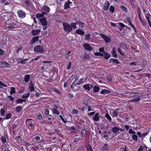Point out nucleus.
I'll list each match as a JSON object with an SVG mask.
<instances>
[{"instance_id": "1", "label": "nucleus", "mask_w": 151, "mask_h": 151, "mask_svg": "<svg viewBox=\"0 0 151 151\" xmlns=\"http://www.w3.org/2000/svg\"><path fill=\"white\" fill-rule=\"evenodd\" d=\"M63 29L65 32L69 33L72 31V28L68 23L63 22Z\"/></svg>"}, {"instance_id": "2", "label": "nucleus", "mask_w": 151, "mask_h": 151, "mask_svg": "<svg viewBox=\"0 0 151 151\" xmlns=\"http://www.w3.org/2000/svg\"><path fill=\"white\" fill-rule=\"evenodd\" d=\"M34 51L36 52L42 53L44 51V49L41 46L37 45L34 47Z\"/></svg>"}, {"instance_id": "3", "label": "nucleus", "mask_w": 151, "mask_h": 151, "mask_svg": "<svg viewBox=\"0 0 151 151\" xmlns=\"http://www.w3.org/2000/svg\"><path fill=\"white\" fill-rule=\"evenodd\" d=\"M17 14L19 17L20 18H24L26 16V14L25 12L21 10L17 11Z\"/></svg>"}, {"instance_id": "4", "label": "nucleus", "mask_w": 151, "mask_h": 151, "mask_svg": "<svg viewBox=\"0 0 151 151\" xmlns=\"http://www.w3.org/2000/svg\"><path fill=\"white\" fill-rule=\"evenodd\" d=\"M100 35L106 43H108L111 41V40L110 38L105 35L103 34H101Z\"/></svg>"}, {"instance_id": "5", "label": "nucleus", "mask_w": 151, "mask_h": 151, "mask_svg": "<svg viewBox=\"0 0 151 151\" xmlns=\"http://www.w3.org/2000/svg\"><path fill=\"white\" fill-rule=\"evenodd\" d=\"M28 59H22L20 58H18L17 59V60L18 63L23 64H25L26 62L28 61Z\"/></svg>"}, {"instance_id": "6", "label": "nucleus", "mask_w": 151, "mask_h": 151, "mask_svg": "<svg viewBox=\"0 0 151 151\" xmlns=\"http://www.w3.org/2000/svg\"><path fill=\"white\" fill-rule=\"evenodd\" d=\"M40 20L41 23L42 25L46 26L47 24V22L45 18L43 17L42 18H40Z\"/></svg>"}, {"instance_id": "7", "label": "nucleus", "mask_w": 151, "mask_h": 151, "mask_svg": "<svg viewBox=\"0 0 151 151\" xmlns=\"http://www.w3.org/2000/svg\"><path fill=\"white\" fill-rule=\"evenodd\" d=\"M93 86L91 84H85L83 86V88H85V89L87 90L88 91H90L91 88H92Z\"/></svg>"}, {"instance_id": "8", "label": "nucleus", "mask_w": 151, "mask_h": 151, "mask_svg": "<svg viewBox=\"0 0 151 151\" xmlns=\"http://www.w3.org/2000/svg\"><path fill=\"white\" fill-rule=\"evenodd\" d=\"M110 5V3L108 1H106L104 4L103 9L105 10H107Z\"/></svg>"}, {"instance_id": "9", "label": "nucleus", "mask_w": 151, "mask_h": 151, "mask_svg": "<svg viewBox=\"0 0 151 151\" xmlns=\"http://www.w3.org/2000/svg\"><path fill=\"white\" fill-rule=\"evenodd\" d=\"M39 40V37L38 36L34 37L31 40L30 44L32 45L36 42H37Z\"/></svg>"}, {"instance_id": "10", "label": "nucleus", "mask_w": 151, "mask_h": 151, "mask_svg": "<svg viewBox=\"0 0 151 151\" xmlns=\"http://www.w3.org/2000/svg\"><path fill=\"white\" fill-rule=\"evenodd\" d=\"M127 20L129 23V24L130 26H131V27L134 29V31L135 32H136V29L135 27H134V26L133 25V24H132V22H131V18L129 17H128L127 18Z\"/></svg>"}, {"instance_id": "11", "label": "nucleus", "mask_w": 151, "mask_h": 151, "mask_svg": "<svg viewBox=\"0 0 151 151\" xmlns=\"http://www.w3.org/2000/svg\"><path fill=\"white\" fill-rule=\"evenodd\" d=\"M83 45L86 50L89 51L92 50V48L88 44H83Z\"/></svg>"}, {"instance_id": "12", "label": "nucleus", "mask_w": 151, "mask_h": 151, "mask_svg": "<svg viewBox=\"0 0 151 151\" xmlns=\"http://www.w3.org/2000/svg\"><path fill=\"white\" fill-rule=\"evenodd\" d=\"M77 24L79 25L80 27L81 28L86 25V24L85 23L82 22L80 20H77Z\"/></svg>"}, {"instance_id": "13", "label": "nucleus", "mask_w": 151, "mask_h": 151, "mask_svg": "<svg viewBox=\"0 0 151 151\" xmlns=\"http://www.w3.org/2000/svg\"><path fill=\"white\" fill-rule=\"evenodd\" d=\"M76 33L82 35H83L84 34V32L83 30L80 29H79L76 30Z\"/></svg>"}, {"instance_id": "14", "label": "nucleus", "mask_w": 151, "mask_h": 151, "mask_svg": "<svg viewBox=\"0 0 151 151\" xmlns=\"http://www.w3.org/2000/svg\"><path fill=\"white\" fill-rule=\"evenodd\" d=\"M40 31L39 29L33 30L32 31V33L33 35L35 36L37 35Z\"/></svg>"}, {"instance_id": "15", "label": "nucleus", "mask_w": 151, "mask_h": 151, "mask_svg": "<svg viewBox=\"0 0 151 151\" xmlns=\"http://www.w3.org/2000/svg\"><path fill=\"white\" fill-rule=\"evenodd\" d=\"M30 78V76L29 74H27L24 76V80L25 82L27 83L29 81Z\"/></svg>"}, {"instance_id": "16", "label": "nucleus", "mask_w": 151, "mask_h": 151, "mask_svg": "<svg viewBox=\"0 0 151 151\" xmlns=\"http://www.w3.org/2000/svg\"><path fill=\"white\" fill-rule=\"evenodd\" d=\"M42 10L46 12H49L50 11V8L47 6L45 5L43 6L42 9Z\"/></svg>"}, {"instance_id": "17", "label": "nucleus", "mask_w": 151, "mask_h": 151, "mask_svg": "<svg viewBox=\"0 0 151 151\" xmlns=\"http://www.w3.org/2000/svg\"><path fill=\"white\" fill-rule=\"evenodd\" d=\"M99 114L98 113H96L94 116L93 118V119L95 121H98L99 120Z\"/></svg>"}, {"instance_id": "18", "label": "nucleus", "mask_w": 151, "mask_h": 151, "mask_svg": "<svg viewBox=\"0 0 151 151\" xmlns=\"http://www.w3.org/2000/svg\"><path fill=\"white\" fill-rule=\"evenodd\" d=\"M29 85V88L30 91H34L35 88L33 84L32 81L30 82Z\"/></svg>"}, {"instance_id": "19", "label": "nucleus", "mask_w": 151, "mask_h": 151, "mask_svg": "<svg viewBox=\"0 0 151 151\" xmlns=\"http://www.w3.org/2000/svg\"><path fill=\"white\" fill-rule=\"evenodd\" d=\"M2 67L4 68H9L10 67V65L8 63L5 62H3Z\"/></svg>"}, {"instance_id": "20", "label": "nucleus", "mask_w": 151, "mask_h": 151, "mask_svg": "<svg viewBox=\"0 0 151 151\" xmlns=\"http://www.w3.org/2000/svg\"><path fill=\"white\" fill-rule=\"evenodd\" d=\"M72 3L70 1H68L65 3L64 7L65 9H66L69 8V5Z\"/></svg>"}, {"instance_id": "21", "label": "nucleus", "mask_w": 151, "mask_h": 151, "mask_svg": "<svg viewBox=\"0 0 151 151\" xmlns=\"http://www.w3.org/2000/svg\"><path fill=\"white\" fill-rule=\"evenodd\" d=\"M140 64V63L139 61H138L137 62H131L130 63V65L131 66L134 65L136 66L137 65H139Z\"/></svg>"}, {"instance_id": "22", "label": "nucleus", "mask_w": 151, "mask_h": 151, "mask_svg": "<svg viewBox=\"0 0 151 151\" xmlns=\"http://www.w3.org/2000/svg\"><path fill=\"white\" fill-rule=\"evenodd\" d=\"M84 82V79L83 78L80 79L78 82L76 83V84L77 85H79Z\"/></svg>"}, {"instance_id": "23", "label": "nucleus", "mask_w": 151, "mask_h": 151, "mask_svg": "<svg viewBox=\"0 0 151 151\" xmlns=\"http://www.w3.org/2000/svg\"><path fill=\"white\" fill-rule=\"evenodd\" d=\"M104 58L106 59H109L110 57V54L108 53H107L106 52H104Z\"/></svg>"}, {"instance_id": "24", "label": "nucleus", "mask_w": 151, "mask_h": 151, "mask_svg": "<svg viewBox=\"0 0 151 151\" xmlns=\"http://www.w3.org/2000/svg\"><path fill=\"white\" fill-rule=\"evenodd\" d=\"M119 130V129L117 127H113L112 129V132L114 133L117 132Z\"/></svg>"}, {"instance_id": "25", "label": "nucleus", "mask_w": 151, "mask_h": 151, "mask_svg": "<svg viewBox=\"0 0 151 151\" xmlns=\"http://www.w3.org/2000/svg\"><path fill=\"white\" fill-rule=\"evenodd\" d=\"M108 145L107 144H105L103 146L102 148L103 149V151H108L109 150Z\"/></svg>"}, {"instance_id": "26", "label": "nucleus", "mask_w": 151, "mask_h": 151, "mask_svg": "<svg viewBox=\"0 0 151 151\" xmlns=\"http://www.w3.org/2000/svg\"><path fill=\"white\" fill-rule=\"evenodd\" d=\"M77 21L75 23H71L70 25L72 28L75 29L76 28Z\"/></svg>"}, {"instance_id": "27", "label": "nucleus", "mask_w": 151, "mask_h": 151, "mask_svg": "<svg viewBox=\"0 0 151 151\" xmlns=\"http://www.w3.org/2000/svg\"><path fill=\"white\" fill-rule=\"evenodd\" d=\"M110 93V91L107 90H103L101 92V94H107Z\"/></svg>"}, {"instance_id": "28", "label": "nucleus", "mask_w": 151, "mask_h": 151, "mask_svg": "<svg viewBox=\"0 0 151 151\" xmlns=\"http://www.w3.org/2000/svg\"><path fill=\"white\" fill-rule=\"evenodd\" d=\"M118 51L119 53L122 55L124 56L125 55V54L124 52V50H122V48H119L118 49Z\"/></svg>"}, {"instance_id": "29", "label": "nucleus", "mask_w": 151, "mask_h": 151, "mask_svg": "<svg viewBox=\"0 0 151 151\" xmlns=\"http://www.w3.org/2000/svg\"><path fill=\"white\" fill-rule=\"evenodd\" d=\"M86 134V131L85 129H83L81 131V134L82 137L85 136Z\"/></svg>"}, {"instance_id": "30", "label": "nucleus", "mask_w": 151, "mask_h": 151, "mask_svg": "<svg viewBox=\"0 0 151 151\" xmlns=\"http://www.w3.org/2000/svg\"><path fill=\"white\" fill-rule=\"evenodd\" d=\"M22 109V107L21 106H19L16 107L15 109L17 112H19Z\"/></svg>"}, {"instance_id": "31", "label": "nucleus", "mask_w": 151, "mask_h": 151, "mask_svg": "<svg viewBox=\"0 0 151 151\" xmlns=\"http://www.w3.org/2000/svg\"><path fill=\"white\" fill-rule=\"evenodd\" d=\"M139 94V93L137 92H131L129 94L130 96H136L137 95H138Z\"/></svg>"}, {"instance_id": "32", "label": "nucleus", "mask_w": 151, "mask_h": 151, "mask_svg": "<svg viewBox=\"0 0 151 151\" xmlns=\"http://www.w3.org/2000/svg\"><path fill=\"white\" fill-rule=\"evenodd\" d=\"M99 88L96 86H95L93 88V92L95 93L98 92L99 90Z\"/></svg>"}, {"instance_id": "33", "label": "nucleus", "mask_w": 151, "mask_h": 151, "mask_svg": "<svg viewBox=\"0 0 151 151\" xmlns=\"http://www.w3.org/2000/svg\"><path fill=\"white\" fill-rule=\"evenodd\" d=\"M30 95L29 93H28L27 94H25L24 95H23L21 98H26L28 97Z\"/></svg>"}, {"instance_id": "34", "label": "nucleus", "mask_w": 151, "mask_h": 151, "mask_svg": "<svg viewBox=\"0 0 151 151\" xmlns=\"http://www.w3.org/2000/svg\"><path fill=\"white\" fill-rule=\"evenodd\" d=\"M120 48H127V47L126 46V45L125 43H121L120 45Z\"/></svg>"}, {"instance_id": "35", "label": "nucleus", "mask_w": 151, "mask_h": 151, "mask_svg": "<svg viewBox=\"0 0 151 151\" xmlns=\"http://www.w3.org/2000/svg\"><path fill=\"white\" fill-rule=\"evenodd\" d=\"M105 117L110 122L111 121V118L108 113L106 114Z\"/></svg>"}, {"instance_id": "36", "label": "nucleus", "mask_w": 151, "mask_h": 151, "mask_svg": "<svg viewBox=\"0 0 151 151\" xmlns=\"http://www.w3.org/2000/svg\"><path fill=\"white\" fill-rule=\"evenodd\" d=\"M15 93V88L14 87H11V91H10L11 95H12L13 93Z\"/></svg>"}, {"instance_id": "37", "label": "nucleus", "mask_w": 151, "mask_h": 151, "mask_svg": "<svg viewBox=\"0 0 151 151\" xmlns=\"http://www.w3.org/2000/svg\"><path fill=\"white\" fill-rule=\"evenodd\" d=\"M132 138L133 140L137 141V135L135 134L133 135L132 136Z\"/></svg>"}, {"instance_id": "38", "label": "nucleus", "mask_w": 151, "mask_h": 151, "mask_svg": "<svg viewBox=\"0 0 151 151\" xmlns=\"http://www.w3.org/2000/svg\"><path fill=\"white\" fill-rule=\"evenodd\" d=\"M140 98H134L132 100H130L129 101H131L132 102L137 101H139L140 100Z\"/></svg>"}, {"instance_id": "39", "label": "nucleus", "mask_w": 151, "mask_h": 151, "mask_svg": "<svg viewBox=\"0 0 151 151\" xmlns=\"http://www.w3.org/2000/svg\"><path fill=\"white\" fill-rule=\"evenodd\" d=\"M1 140L2 142L4 143H5L6 142V138L5 136H2L1 137Z\"/></svg>"}, {"instance_id": "40", "label": "nucleus", "mask_w": 151, "mask_h": 151, "mask_svg": "<svg viewBox=\"0 0 151 151\" xmlns=\"http://www.w3.org/2000/svg\"><path fill=\"white\" fill-rule=\"evenodd\" d=\"M147 64V61L146 60H144L142 61V67H144Z\"/></svg>"}, {"instance_id": "41", "label": "nucleus", "mask_w": 151, "mask_h": 151, "mask_svg": "<svg viewBox=\"0 0 151 151\" xmlns=\"http://www.w3.org/2000/svg\"><path fill=\"white\" fill-rule=\"evenodd\" d=\"M118 115V112L116 111H114L113 112V117L116 116Z\"/></svg>"}, {"instance_id": "42", "label": "nucleus", "mask_w": 151, "mask_h": 151, "mask_svg": "<svg viewBox=\"0 0 151 151\" xmlns=\"http://www.w3.org/2000/svg\"><path fill=\"white\" fill-rule=\"evenodd\" d=\"M114 8L113 6H110V7L109 8V10L112 13H113L114 12Z\"/></svg>"}, {"instance_id": "43", "label": "nucleus", "mask_w": 151, "mask_h": 151, "mask_svg": "<svg viewBox=\"0 0 151 151\" xmlns=\"http://www.w3.org/2000/svg\"><path fill=\"white\" fill-rule=\"evenodd\" d=\"M12 116V115L11 114L9 113L6 116L5 119H10Z\"/></svg>"}, {"instance_id": "44", "label": "nucleus", "mask_w": 151, "mask_h": 151, "mask_svg": "<svg viewBox=\"0 0 151 151\" xmlns=\"http://www.w3.org/2000/svg\"><path fill=\"white\" fill-rule=\"evenodd\" d=\"M85 38L86 40H89L91 38L90 37V35L89 34L86 35Z\"/></svg>"}, {"instance_id": "45", "label": "nucleus", "mask_w": 151, "mask_h": 151, "mask_svg": "<svg viewBox=\"0 0 151 151\" xmlns=\"http://www.w3.org/2000/svg\"><path fill=\"white\" fill-rule=\"evenodd\" d=\"M106 78L109 82H111L113 80L110 76H107Z\"/></svg>"}, {"instance_id": "46", "label": "nucleus", "mask_w": 151, "mask_h": 151, "mask_svg": "<svg viewBox=\"0 0 151 151\" xmlns=\"http://www.w3.org/2000/svg\"><path fill=\"white\" fill-rule=\"evenodd\" d=\"M7 97L9 99V100L11 101H13L14 100V98L11 96H8Z\"/></svg>"}, {"instance_id": "47", "label": "nucleus", "mask_w": 151, "mask_h": 151, "mask_svg": "<svg viewBox=\"0 0 151 151\" xmlns=\"http://www.w3.org/2000/svg\"><path fill=\"white\" fill-rule=\"evenodd\" d=\"M85 58L86 59L89 60L90 59V56L89 55L85 53Z\"/></svg>"}, {"instance_id": "48", "label": "nucleus", "mask_w": 151, "mask_h": 151, "mask_svg": "<svg viewBox=\"0 0 151 151\" xmlns=\"http://www.w3.org/2000/svg\"><path fill=\"white\" fill-rule=\"evenodd\" d=\"M52 112L55 114H56L59 115V112L58 111V110L57 109H53Z\"/></svg>"}, {"instance_id": "49", "label": "nucleus", "mask_w": 151, "mask_h": 151, "mask_svg": "<svg viewBox=\"0 0 151 151\" xmlns=\"http://www.w3.org/2000/svg\"><path fill=\"white\" fill-rule=\"evenodd\" d=\"M69 129H73L74 130H78V129L74 126H72L70 127Z\"/></svg>"}, {"instance_id": "50", "label": "nucleus", "mask_w": 151, "mask_h": 151, "mask_svg": "<svg viewBox=\"0 0 151 151\" xmlns=\"http://www.w3.org/2000/svg\"><path fill=\"white\" fill-rule=\"evenodd\" d=\"M129 133L131 134H136V132H135L133 131V130L131 129H130L129 130Z\"/></svg>"}, {"instance_id": "51", "label": "nucleus", "mask_w": 151, "mask_h": 151, "mask_svg": "<svg viewBox=\"0 0 151 151\" xmlns=\"http://www.w3.org/2000/svg\"><path fill=\"white\" fill-rule=\"evenodd\" d=\"M71 65H72L71 62H69V64H68V67L67 68V69L68 70H69L70 68L71 67Z\"/></svg>"}, {"instance_id": "52", "label": "nucleus", "mask_w": 151, "mask_h": 151, "mask_svg": "<svg viewBox=\"0 0 151 151\" xmlns=\"http://www.w3.org/2000/svg\"><path fill=\"white\" fill-rule=\"evenodd\" d=\"M137 12L138 13V15L141 14V10L139 7H138L137 8Z\"/></svg>"}, {"instance_id": "53", "label": "nucleus", "mask_w": 151, "mask_h": 151, "mask_svg": "<svg viewBox=\"0 0 151 151\" xmlns=\"http://www.w3.org/2000/svg\"><path fill=\"white\" fill-rule=\"evenodd\" d=\"M83 103H84V104L86 106H88V101L87 100V99L84 100L83 101Z\"/></svg>"}, {"instance_id": "54", "label": "nucleus", "mask_w": 151, "mask_h": 151, "mask_svg": "<svg viewBox=\"0 0 151 151\" xmlns=\"http://www.w3.org/2000/svg\"><path fill=\"white\" fill-rule=\"evenodd\" d=\"M150 16H151L150 14L148 13L147 14L145 15L146 18L147 20H150L149 17Z\"/></svg>"}, {"instance_id": "55", "label": "nucleus", "mask_w": 151, "mask_h": 151, "mask_svg": "<svg viewBox=\"0 0 151 151\" xmlns=\"http://www.w3.org/2000/svg\"><path fill=\"white\" fill-rule=\"evenodd\" d=\"M121 8L125 12H126L127 11V9L126 7L124 6H121Z\"/></svg>"}, {"instance_id": "56", "label": "nucleus", "mask_w": 151, "mask_h": 151, "mask_svg": "<svg viewBox=\"0 0 151 151\" xmlns=\"http://www.w3.org/2000/svg\"><path fill=\"white\" fill-rule=\"evenodd\" d=\"M124 96V94L123 93H122L121 94L118 93H117V96L119 97H122Z\"/></svg>"}, {"instance_id": "57", "label": "nucleus", "mask_w": 151, "mask_h": 151, "mask_svg": "<svg viewBox=\"0 0 151 151\" xmlns=\"http://www.w3.org/2000/svg\"><path fill=\"white\" fill-rule=\"evenodd\" d=\"M67 96L69 98H72L74 97L73 95L71 94H68L67 95Z\"/></svg>"}, {"instance_id": "58", "label": "nucleus", "mask_w": 151, "mask_h": 151, "mask_svg": "<svg viewBox=\"0 0 151 151\" xmlns=\"http://www.w3.org/2000/svg\"><path fill=\"white\" fill-rule=\"evenodd\" d=\"M5 113V111L4 109H1L0 111V113L1 115H4V114Z\"/></svg>"}, {"instance_id": "59", "label": "nucleus", "mask_w": 151, "mask_h": 151, "mask_svg": "<svg viewBox=\"0 0 151 151\" xmlns=\"http://www.w3.org/2000/svg\"><path fill=\"white\" fill-rule=\"evenodd\" d=\"M16 102L17 103H19L22 102V99H18L16 101Z\"/></svg>"}, {"instance_id": "60", "label": "nucleus", "mask_w": 151, "mask_h": 151, "mask_svg": "<svg viewBox=\"0 0 151 151\" xmlns=\"http://www.w3.org/2000/svg\"><path fill=\"white\" fill-rule=\"evenodd\" d=\"M59 117H60V118L62 120V121L65 123H66V121H65L64 119H63V116L61 115H59Z\"/></svg>"}, {"instance_id": "61", "label": "nucleus", "mask_w": 151, "mask_h": 151, "mask_svg": "<svg viewBox=\"0 0 151 151\" xmlns=\"http://www.w3.org/2000/svg\"><path fill=\"white\" fill-rule=\"evenodd\" d=\"M113 61L114 63L116 64H119V62L118 60L116 59H113Z\"/></svg>"}, {"instance_id": "62", "label": "nucleus", "mask_w": 151, "mask_h": 151, "mask_svg": "<svg viewBox=\"0 0 151 151\" xmlns=\"http://www.w3.org/2000/svg\"><path fill=\"white\" fill-rule=\"evenodd\" d=\"M113 57L115 58H116L117 57V55L116 53V51L113 52L112 53Z\"/></svg>"}, {"instance_id": "63", "label": "nucleus", "mask_w": 151, "mask_h": 151, "mask_svg": "<svg viewBox=\"0 0 151 151\" xmlns=\"http://www.w3.org/2000/svg\"><path fill=\"white\" fill-rule=\"evenodd\" d=\"M78 78H79L78 76H75V80L74 81V83H76L77 81L78 80Z\"/></svg>"}, {"instance_id": "64", "label": "nucleus", "mask_w": 151, "mask_h": 151, "mask_svg": "<svg viewBox=\"0 0 151 151\" xmlns=\"http://www.w3.org/2000/svg\"><path fill=\"white\" fill-rule=\"evenodd\" d=\"M44 113L46 115H48L49 114V110L48 109H46L44 111Z\"/></svg>"}]
</instances>
